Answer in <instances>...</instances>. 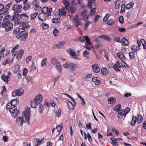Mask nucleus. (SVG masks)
Returning <instances> with one entry per match:
<instances>
[{"label":"nucleus","mask_w":146,"mask_h":146,"mask_svg":"<svg viewBox=\"0 0 146 146\" xmlns=\"http://www.w3.org/2000/svg\"><path fill=\"white\" fill-rule=\"evenodd\" d=\"M68 102L67 103V105L69 110H71L74 109L75 105H74L69 100H68Z\"/></svg>","instance_id":"nucleus-23"},{"label":"nucleus","mask_w":146,"mask_h":146,"mask_svg":"<svg viewBox=\"0 0 146 146\" xmlns=\"http://www.w3.org/2000/svg\"><path fill=\"white\" fill-rule=\"evenodd\" d=\"M66 9L64 7H62L59 9L58 12V15L60 17L62 16H66Z\"/></svg>","instance_id":"nucleus-16"},{"label":"nucleus","mask_w":146,"mask_h":146,"mask_svg":"<svg viewBox=\"0 0 146 146\" xmlns=\"http://www.w3.org/2000/svg\"><path fill=\"white\" fill-rule=\"evenodd\" d=\"M18 91L17 90L13 91L12 93V95L13 96L15 97L18 96Z\"/></svg>","instance_id":"nucleus-56"},{"label":"nucleus","mask_w":146,"mask_h":146,"mask_svg":"<svg viewBox=\"0 0 146 146\" xmlns=\"http://www.w3.org/2000/svg\"><path fill=\"white\" fill-rule=\"evenodd\" d=\"M17 99L11 100L7 105L6 108L7 110L13 106H15L17 104Z\"/></svg>","instance_id":"nucleus-12"},{"label":"nucleus","mask_w":146,"mask_h":146,"mask_svg":"<svg viewBox=\"0 0 146 146\" xmlns=\"http://www.w3.org/2000/svg\"><path fill=\"white\" fill-rule=\"evenodd\" d=\"M24 50L23 49L20 50L19 53L17 56V58L18 60H20L21 59L22 56L24 53Z\"/></svg>","instance_id":"nucleus-26"},{"label":"nucleus","mask_w":146,"mask_h":146,"mask_svg":"<svg viewBox=\"0 0 146 146\" xmlns=\"http://www.w3.org/2000/svg\"><path fill=\"white\" fill-rule=\"evenodd\" d=\"M115 9H118L120 6V1L119 0H117L115 2Z\"/></svg>","instance_id":"nucleus-50"},{"label":"nucleus","mask_w":146,"mask_h":146,"mask_svg":"<svg viewBox=\"0 0 146 146\" xmlns=\"http://www.w3.org/2000/svg\"><path fill=\"white\" fill-rule=\"evenodd\" d=\"M47 59L46 58H44L41 61V65L42 67L45 66L46 65Z\"/></svg>","instance_id":"nucleus-39"},{"label":"nucleus","mask_w":146,"mask_h":146,"mask_svg":"<svg viewBox=\"0 0 146 146\" xmlns=\"http://www.w3.org/2000/svg\"><path fill=\"white\" fill-rule=\"evenodd\" d=\"M137 46L135 45H133L131 46V50L134 52H136L137 50Z\"/></svg>","instance_id":"nucleus-52"},{"label":"nucleus","mask_w":146,"mask_h":146,"mask_svg":"<svg viewBox=\"0 0 146 146\" xmlns=\"http://www.w3.org/2000/svg\"><path fill=\"white\" fill-rule=\"evenodd\" d=\"M30 108L27 107L26 108V111L22 113V115L24 117L25 120H26V122H27V124L30 125V122L29 120V111Z\"/></svg>","instance_id":"nucleus-5"},{"label":"nucleus","mask_w":146,"mask_h":146,"mask_svg":"<svg viewBox=\"0 0 146 146\" xmlns=\"http://www.w3.org/2000/svg\"><path fill=\"white\" fill-rule=\"evenodd\" d=\"M9 111L11 113L14 114V116L15 117H16L18 115L19 111L17 109V107L15 106H13L11 108Z\"/></svg>","instance_id":"nucleus-10"},{"label":"nucleus","mask_w":146,"mask_h":146,"mask_svg":"<svg viewBox=\"0 0 146 146\" xmlns=\"http://www.w3.org/2000/svg\"><path fill=\"white\" fill-rule=\"evenodd\" d=\"M63 3L65 5V8L68 11L70 12V10H71V8L69 6V4L67 0H64L63 1Z\"/></svg>","instance_id":"nucleus-19"},{"label":"nucleus","mask_w":146,"mask_h":146,"mask_svg":"<svg viewBox=\"0 0 146 146\" xmlns=\"http://www.w3.org/2000/svg\"><path fill=\"white\" fill-rule=\"evenodd\" d=\"M114 20L112 19H111L108 20L107 21V23L109 25H111L114 23Z\"/></svg>","instance_id":"nucleus-54"},{"label":"nucleus","mask_w":146,"mask_h":146,"mask_svg":"<svg viewBox=\"0 0 146 146\" xmlns=\"http://www.w3.org/2000/svg\"><path fill=\"white\" fill-rule=\"evenodd\" d=\"M114 69L117 72L120 71V70L117 67L119 68H120L121 67V66L120 65L119 61H117L116 62V63L114 65Z\"/></svg>","instance_id":"nucleus-25"},{"label":"nucleus","mask_w":146,"mask_h":146,"mask_svg":"<svg viewBox=\"0 0 146 146\" xmlns=\"http://www.w3.org/2000/svg\"><path fill=\"white\" fill-rule=\"evenodd\" d=\"M117 56L122 61H124L126 59V57L124 54L121 52H118L117 54Z\"/></svg>","instance_id":"nucleus-22"},{"label":"nucleus","mask_w":146,"mask_h":146,"mask_svg":"<svg viewBox=\"0 0 146 146\" xmlns=\"http://www.w3.org/2000/svg\"><path fill=\"white\" fill-rule=\"evenodd\" d=\"M20 18L22 20L28 19L29 18V17L26 13H23L20 15Z\"/></svg>","instance_id":"nucleus-30"},{"label":"nucleus","mask_w":146,"mask_h":146,"mask_svg":"<svg viewBox=\"0 0 146 146\" xmlns=\"http://www.w3.org/2000/svg\"><path fill=\"white\" fill-rule=\"evenodd\" d=\"M129 59L131 60H134L135 57V55L133 52H129Z\"/></svg>","instance_id":"nucleus-48"},{"label":"nucleus","mask_w":146,"mask_h":146,"mask_svg":"<svg viewBox=\"0 0 146 146\" xmlns=\"http://www.w3.org/2000/svg\"><path fill=\"white\" fill-rule=\"evenodd\" d=\"M121 108V106L120 104H118L117 106H115L113 108V110L115 111H118L120 110Z\"/></svg>","instance_id":"nucleus-47"},{"label":"nucleus","mask_w":146,"mask_h":146,"mask_svg":"<svg viewBox=\"0 0 146 146\" xmlns=\"http://www.w3.org/2000/svg\"><path fill=\"white\" fill-rule=\"evenodd\" d=\"M23 9L25 10H27L30 7V4L29 3H26L25 4Z\"/></svg>","instance_id":"nucleus-49"},{"label":"nucleus","mask_w":146,"mask_h":146,"mask_svg":"<svg viewBox=\"0 0 146 146\" xmlns=\"http://www.w3.org/2000/svg\"><path fill=\"white\" fill-rule=\"evenodd\" d=\"M121 64L122 66L123 67L129 68V66L123 61H122L121 62Z\"/></svg>","instance_id":"nucleus-58"},{"label":"nucleus","mask_w":146,"mask_h":146,"mask_svg":"<svg viewBox=\"0 0 146 146\" xmlns=\"http://www.w3.org/2000/svg\"><path fill=\"white\" fill-rule=\"evenodd\" d=\"M67 51L73 58L76 59L77 58V56L78 55L76 53V52L74 49L70 48L67 50Z\"/></svg>","instance_id":"nucleus-13"},{"label":"nucleus","mask_w":146,"mask_h":146,"mask_svg":"<svg viewBox=\"0 0 146 146\" xmlns=\"http://www.w3.org/2000/svg\"><path fill=\"white\" fill-rule=\"evenodd\" d=\"M75 0H71V4L70 6V7L71 8V10H70V11L71 13H74L76 11V4L75 3Z\"/></svg>","instance_id":"nucleus-14"},{"label":"nucleus","mask_w":146,"mask_h":146,"mask_svg":"<svg viewBox=\"0 0 146 146\" xmlns=\"http://www.w3.org/2000/svg\"><path fill=\"white\" fill-rule=\"evenodd\" d=\"M123 45L125 46H127L129 42L128 40L125 37L123 38L121 40Z\"/></svg>","instance_id":"nucleus-33"},{"label":"nucleus","mask_w":146,"mask_h":146,"mask_svg":"<svg viewBox=\"0 0 146 146\" xmlns=\"http://www.w3.org/2000/svg\"><path fill=\"white\" fill-rule=\"evenodd\" d=\"M92 80L93 82L95 83V84L96 85H99L100 83V81L98 80V78L96 77H94L92 78Z\"/></svg>","instance_id":"nucleus-40"},{"label":"nucleus","mask_w":146,"mask_h":146,"mask_svg":"<svg viewBox=\"0 0 146 146\" xmlns=\"http://www.w3.org/2000/svg\"><path fill=\"white\" fill-rule=\"evenodd\" d=\"M41 27L43 29H46L48 28L49 25L45 23L42 24Z\"/></svg>","instance_id":"nucleus-55"},{"label":"nucleus","mask_w":146,"mask_h":146,"mask_svg":"<svg viewBox=\"0 0 146 146\" xmlns=\"http://www.w3.org/2000/svg\"><path fill=\"white\" fill-rule=\"evenodd\" d=\"M59 32V30L57 29L56 28H55L54 29L53 31V34L56 37L58 36V33Z\"/></svg>","instance_id":"nucleus-44"},{"label":"nucleus","mask_w":146,"mask_h":146,"mask_svg":"<svg viewBox=\"0 0 146 146\" xmlns=\"http://www.w3.org/2000/svg\"><path fill=\"white\" fill-rule=\"evenodd\" d=\"M133 5V3L131 2L127 4L125 6V8L127 9H129L132 8Z\"/></svg>","instance_id":"nucleus-38"},{"label":"nucleus","mask_w":146,"mask_h":146,"mask_svg":"<svg viewBox=\"0 0 146 146\" xmlns=\"http://www.w3.org/2000/svg\"><path fill=\"white\" fill-rule=\"evenodd\" d=\"M119 21L120 23L123 24V18L122 16H120L119 17Z\"/></svg>","instance_id":"nucleus-62"},{"label":"nucleus","mask_w":146,"mask_h":146,"mask_svg":"<svg viewBox=\"0 0 146 146\" xmlns=\"http://www.w3.org/2000/svg\"><path fill=\"white\" fill-rule=\"evenodd\" d=\"M38 14V13L37 12H35L33 14H31V18H30L31 20L35 19L36 16Z\"/></svg>","instance_id":"nucleus-51"},{"label":"nucleus","mask_w":146,"mask_h":146,"mask_svg":"<svg viewBox=\"0 0 146 146\" xmlns=\"http://www.w3.org/2000/svg\"><path fill=\"white\" fill-rule=\"evenodd\" d=\"M14 23L15 25H20V26H22L27 23L26 21H21L19 18L15 20V23Z\"/></svg>","instance_id":"nucleus-15"},{"label":"nucleus","mask_w":146,"mask_h":146,"mask_svg":"<svg viewBox=\"0 0 146 146\" xmlns=\"http://www.w3.org/2000/svg\"><path fill=\"white\" fill-rule=\"evenodd\" d=\"M42 96L41 94H39L36 96V98L32 100L31 103V107L32 108H36V105L40 104L42 100Z\"/></svg>","instance_id":"nucleus-2"},{"label":"nucleus","mask_w":146,"mask_h":146,"mask_svg":"<svg viewBox=\"0 0 146 146\" xmlns=\"http://www.w3.org/2000/svg\"><path fill=\"white\" fill-rule=\"evenodd\" d=\"M43 139H43L41 140H40L38 139H36V141L37 144L36 145H35V146H37L39 145L40 143L43 141Z\"/></svg>","instance_id":"nucleus-59"},{"label":"nucleus","mask_w":146,"mask_h":146,"mask_svg":"<svg viewBox=\"0 0 146 146\" xmlns=\"http://www.w3.org/2000/svg\"><path fill=\"white\" fill-rule=\"evenodd\" d=\"M110 139L112 142L111 143L113 146H118V142L116 141L117 139L115 137H110Z\"/></svg>","instance_id":"nucleus-28"},{"label":"nucleus","mask_w":146,"mask_h":146,"mask_svg":"<svg viewBox=\"0 0 146 146\" xmlns=\"http://www.w3.org/2000/svg\"><path fill=\"white\" fill-rule=\"evenodd\" d=\"M28 34L27 33H26L24 31H21L17 35V38H22L21 40L22 41H25L27 38Z\"/></svg>","instance_id":"nucleus-6"},{"label":"nucleus","mask_w":146,"mask_h":146,"mask_svg":"<svg viewBox=\"0 0 146 146\" xmlns=\"http://www.w3.org/2000/svg\"><path fill=\"white\" fill-rule=\"evenodd\" d=\"M60 21V19L58 17H55L52 20V22L53 23H55L56 25H57L58 23Z\"/></svg>","instance_id":"nucleus-34"},{"label":"nucleus","mask_w":146,"mask_h":146,"mask_svg":"<svg viewBox=\"0 0 146 146\" xmlns=\"http://www.w3.org/2000/svg\"><path fill=\"white\" fill-rule=\"evenodd\" d=\"M28 71L27 69L26 68H25L23 70V75L24 76H26Z\"/></svg>","instance_id":"nucleus-60"},{"label":"nucleus","mask_w":146,"mask_h":146,"mask_svg":"<svg viewBox=\"0 0 146 146\" xmlns=\"http://www.w3.org/2000/svg\"><path fill=\"white\" fill-rule=\"evenodd\" d=\"M20 66L19 65H17L15 66L13 70V72L14 74H16L17 73L18 71L19 70Z\"/></svg>","instance_id":"nucleus-45"},{"label":"nucleus","mask_w":146,"mask_h":146,"mask_svg":"<svg viewBox=\"0 0 146 146\" xmlns=\"http://www.w3.org/2000/svg\"><path fill=\"white\" fill-rule=\"evenodd\" d=\"M79 38V40L82 43L84 42L86 40V42L85 43V45L84 46V47L88 50H91L92 47L90 46L91 44V42L88 36H80Z\"/></svg>","instance_id":"nucleus-1"},{"label":"nucleus","mask_w":146,"mask_h":146,"mask_svg":"<svg viewBox=\"0 0 146 146\" xmlns=\"http://www.w3.org/2000/svg\"><path fill=\"white\" fill-rule=\"evenodd\" d=\"M13 4V2L12 1L10 2L9 3H8L5 7V8L7 10L6 12H3L0 13V16L3 14V15H5L6 14L7 12L8 11L9 9V8L10 7L11 5Z\"/></svg>","instance_id":"nucleus-21"},{"label":"nucleus","mask_w":146,"mask_h":146,"mask_svg":"<svg viewBox=\"0 0 146 146\" xmlns=\"http://www.w3.org/2000/svg\"><path fill=\"white\" fill-rule=\"evenodd\" d=\"M0 25L3 28H5V31L6 32L11 31L13 29V24L10 22L9 21L5 22L0 23Z\"/></svg>","instance_id":"nucleus-3"},{"label":"nucleus","mask_w":146,"mask_h":146,"mask_svg":"<svg viewBox=\"0 0 146 146\" xmlns=\"http://www.w3.org/2000/svg\"><path fill=\"white\" fill-rule=\"evenodd\" d=\"M121 8L120 10V13H124L125 12V9L124 7H125L124 5H122L121 6Z\"/></svg>","instance_id":"nucleus-61"},{"label":"nucleus","mask_w":146,"mask_h":146,"mask_svg":"<svg viewBox=\"0 0 146 146\" xmlns=\"http://www.w3.org/2000/svg\"><path fill=\"white\" fill-rule=\"evenodd\" d=\"M51 61L53 66L56 68L59 72H61L62 69V66L58 59L56 58L53 57L51 58Z\"/></svg>","instance_id":"nucleus-4"},{"label":"nucleus","mask_w":146,"mask_h":146,"mask_svg":"<svg viewBox=\"0 0 146 146\" xmlns=\"http://www.w3.org/2000/svg\"><path fill=\"white\" fill-rule=\"evenodd\" d=\"M109 16V14L108 13H107L106 15V16L103 18V21L104 22H106L108 19Z\"/></svg>","instance_id":"nucleus-64"},{"label":"nucleus","mask_w":146,"mask_h":146,"mask_svg":"<svg viewBox=\"0 0 146 146\" xmlns=\"http://www.w3.org/2000/svg\"><path fill=\"white\" fill-rule=\"evenodd\" d=\"M22 7L21 5H14L13 6L12 9L14 11V13H18L21 12Z\"/></svg>","instance_id":"nucleus-8"},{"label":"nucleus","mask_w":146,"mask_h":146,"mask_svg":"<svg viewBox=\"0 0 146 146\" xmlns=\"http://www.w3.org/2000/svg\"><path fill=\"white\" fill-rule=\"evenodd\" d=\"M98 37L100 38H103L105 40H107L108 41H110L111 40V38L106 35H102Z\"/></svg>","instance_id":"nucleus-37"},{"label":"nucleus","mask_w":146,"mask_h":146,"mask_svg":"<svg viewBox=\"0 0 146 146\" xmlns=\"http://www.w3.org/2000/svg\"><path fill=\"white\" fill-rule=\"evenodd\" d=\"M11 75V73L9 72L8 76L6 75L5 74H2L1 76L2 80L7 84H8V82L10 80L9 76Z\"/></svg>","instance_id":"nucleus-11"},{"label":"nucleus","mask_w":146,"mask_h":146,"mask_svg":"<svg viewBox=\"0 0 146 146\" xmlns=\"http://www.w3.org/2000/svg\"><path fill=\"white\" fill-rule=\"evenodd\" d=\"M118 114L117 115V118L119 119H120L122 117L121 116H124V117L126 116V115H125L124 114H125L124 112V110H120L118 111Z\"/></svg>","instance_id":"nucleus-24"},{"label":"nucleus","mask_w":146,"mask_h":146,"mask_svg":"<svg viewBox=\"0 0 146 146\" xmlns=\"http://www.w3.org/2000/svg\"><path fill=\"white\" fill-rule=\"evenodd\" d=\"M137 119H136V116L133 115L132 117L131 121L130 123V124L132 126L134 125Z\"/></svg>","instance_id":"nucleus-36"},{"label":"nucleus","mask_w":146,"mask_h":146,"mask_svg":"<svg viewBox=\"0 0 146 146\" xmlns=\"http://www.w3.org/2000/svg\"><path fill=\"white\" fill-rule=\"evenodd\" d=\"M63 124L62 123H61L59 125L56 126V129L57 130V131H58V135L59 133L60 132V131L62 129H63Z\"/></svg>","instance_id":"nucleus-29"},{"label":"nucleus","mask_w":146,"mask_h":146,"mask_svg":"<svg viewBox=\"0 0 146 146\" xmlns=\"http://www.w3.org/2000/svg\"><path fill=\"white\" fill-rule=\"evenodd\" d=\"M46 16L44 13H41L39 14L38 16V19L40 21H44L46 18Z\"/></svg>","instance_id":"nucleus-18"},{"label":"nucleus","mask_w":146,"mask_h":146,"mask_svg":"<svg viewBox=\"0 0 146 146\" xmlns=\"http://www.w3.org/2000/svg\"><path fill=\"white\" fill-rule=\"evenodd\" d=\"M116 99L115 98H110L108 99V103L109 104H114L115 102Z\"/></svg>","instance_id":"nucleus-43"},{"label":"nucleus","mask_w":146,"mask_h":146,"mask_svg":"<svg viewBox=\"0 0 146 146\" xmlns=\"http://www.w3.org/2000/svg\"><path fill=\"white\" fill-rule=\"evenodd\" d=\"M17 90L18 91V92H19L18 96H20L23 94L24 90L23 89L20 88Z\"/></svg>","instance_id":"nucleus-57"},{"label":"nucleus","mask_w":146,"mask_h":146,"mask_svg":"<svg viewBox=\"0 0 146 146\" xmlns=\"http://www.w3.org/2000/svg\"><path fill=\"white\" fill-rule=\"evenodd\" d=\"M136 121L138 123H141L142 121L143 117L140 114H138L136 117Z\"/></svg>","instance_id":"nucleus-31"},{"label":"nucleus","mask_w":146,"mask_h":146,"mask_svg":"<svg viewBox=\"0 0 146 146\" xmlns=\"http://www.w3.org/2000/svg\"><path fill=\"white\" fill-rule=\"evenodd\" d=\"M52 11V8H48L47 7H45L42 9L41 12L44 13L46 16L49 17L51 15V11Z\"/></svg>","instance_id":"nucleus-7"},{"label":"nucleus","mask_w":146,"mask_h":146,"mask_svg":"<svg viewBox=\"0 0 146 146\" xmlns=\"http://www.w3.org/2000/svg\"><path fill=\"white\" fill-rule=\"evenodd\" d=\"M44 104H40L38 108V111L40 113H42L43 112L44 109Z\"/></svg>","instance_id":"nucleus-41"},{"label":"nucleus","mask_w":146,"mask_h":146,"mask_svg":"<svg viewBox=\"0 0 146 146\" xmlns=\"http://www.w3.org/2000/svg\"><path fill=\"white\" fill-rule=\"evenodd\" d=\"M65 43L64 41L60 42L58 44L56 45V48H59L62 47L64 45Z\"/></svg>","instance_id":"nucleus-35"},{"label":"nucleus","mask_w":146,"mask_h":146,"mask_svg":"<svg viewBox=\"0 0 146 146\" xmlns=\"http://www.w3.org/2000/svg\"><path fill=\"white\" fill-rule=\"evenodd\" d=\"M22 116L23 117H19L17 118L16 119L17 124L18 126L19 127L23 125V122H26V120H24V117H23V116L22 114Z\"/></svg>","instance_id":"nucleus-9"},{"label":"nucleus","mask_w":146,"mask_h":146,"mask_svg":"<svg viewBox=\"0 0 146 146\" xmlns=\"http://www.w3.org/2000/svg\"><path fill=\"white\" fill-rule=\"evenodd\" d=\"M101 72L102 74L104 76H105L108 74L107 70L105 68H103L102 69Z\"/></svg>","instance_id":"nucleus-32"},{"label":"nucleus","mask_w":146,"mask_h":146,"mask_svg":"<svg viewBox=\"0 0 146 146\" xmlns=\"http://www.w3.org/2000/svg\"><path fill=\"white\" fill-rule=\"evenodd\" d=\"M102 45L101 44H96L94 46V48L96 50L98 49L99 48L102 47Z\"/></svg>","instance_id":"nucleus-63"},{"label":"nucleus","mask_w":146,"mask_h":146,"mask_svg":"<svg viewBox=\"0 0 146 146\" xmlns=\"http://www.w3.org/2000/svg\"><path fill=\"white\" fill-rule=\"evenodd\" d=\"M112 132L113 133H115L117 136H119V131L117 129L113 128L112 129Z\"/></svg>","instance_id":"nucleus-46"},{"label":"nucleus","mask_w":146,"mask_h":146,"mask_svg":"<svg viewBox=\"0 0 146 146\" xmlns=\"http://www.w3.org/2000/svg\"><path fill=\"white\" fill-rule=\"evenodd\" d=\"M20 16V15L19 14H14L13 17L12 19V20L13 21H15L18 19V17Z\"/></svg>","instance_id":"nucleus-53"},{"label":"nucleus","mask_w":146,"mask_h":146,"mask_svg":"<svg viewBox=\"0 0 146 146\" xmlns=\"http://www.w3.org/2000/svg\"><path fill=\"white\" fill-rule=\"evenodd\" d=\"M69 65V68L72 71H74L78 67V66L74 63H70Z\"/></svg>","instance_id":"nucleus-27"},{"label":"nucleus","mask_w":146,"mask_h":146,"mask_svg":"<svg viewBox=\"0 0 146 146\" xmlns=\"http://www.w3.org/2000/svg\"><path fill=\"white\" fill-rule=\"evenodd\" d=\"M33 9L35 11H38L40 10L41 7L38 4H35L33 6Z\"/></svg>","instance_id":"nucleus-42"},{"label":"nucleus","mask_w":146,"mask_h":146,"mask_svg":"<svg viewBox=\"0 0 146 146\" xmlns=\"http://www.w3.org/2000/svg\"><path fill=\"white\" fill-rule=\"evenodd\" d=\"M81 15L83 17L82 20L84 21H86L88 18V16H86V10H84L82 11L81 14Z\"/></svg>","instance_id":"nucleus-20"},{"label":"nucleus","mask_w":146,"mask_h":146,"mask_svg":"<svg viewBox=\"0 0 146 146\" xmlns=\"http://www.w3.org/2000/svg\"><path fill=\"white\" fill-rule=\"evenodd\" d=\"M92 70L96 73H98L100 71L99 66L97 64H95L92 66Z\"/></svg>","instance_id":"nucleus-17"}]
</instances>
